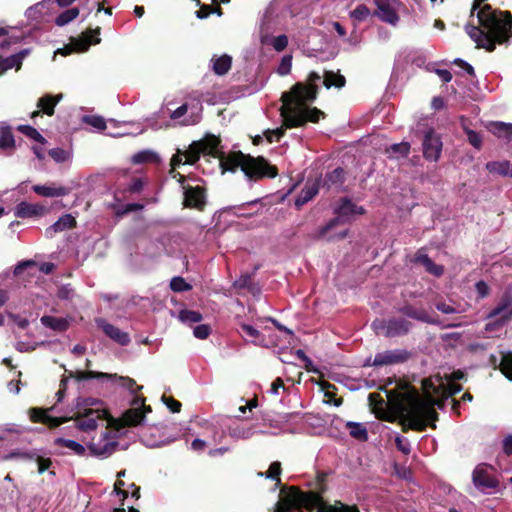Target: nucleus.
<instances>
[{
	"instance_id": "58836bf2",
	"label": "nucleus",
	"mask_w": 512,
	"mask_h": 512,
	"mask_svg": "<svg viewBox=\"0 0 512 512\" xmlns=\"http://www.w3.org/2000/svg\"><path fill=\"white\" fill-rule=\"evenodd\" d=\"M15 147V140L10 127H2L0 130V149L7 150Z\"/></svg>"
},
{
	"instance_id": "2eb2a0df",
	"label": "nucleus",
	"mask_w": 512,
	"mask_h": 512,
	"mask_svg": "<svg viewBox=\"0 0 512 512\" xmlns=\"http://www.w3.org/2000/svg\"><path fill=\"white\" fill-rule=\"evenodd\" d=\"M500 316L502 324L512 318V291H506L498 305L489 313V318Z\"/></svg>"
},
{
	"instance_id": "49530a36",
	"label": "nucleus",
	"mask_w": 512,
	"mask_h": 512,
	"mask_svg": "<svg viewBox=\"0 0 512 512\" xmlns=\"http://www.w3.org/2000/svg\"><path fill=\"white\" fill-rule=\"evenodd\" d=\"M179 319L185 323H198L203 319V316L198 311L183 309L179 312Z\"/></svg>"
},
{
	"instance_id": "13d9d810",
	"label": "nucleus",
	"mask_w": 512,
	"mask_h": 512,
	"mask_svg": "<svg viewBox=\"0 0 512 512\" xmlns=\"http://www.w3.org/2000/svg\"><path fill=\"white\" fill-rule=\"evenodd\" d=\"M161 399L172 413H179L181 411L182 404L180 401L165 395Z\"/></svg>"
},
{
	"instance_id": "39448f33",
	"label": "nucleus",
	"mask_w": 512,
	"mask_h": 512,
	"mask_svg": "<svg viewBox=\"0 0 512 512\" xmlns=\"http://www.w3.org/2000/svg\"><path fill=\"white\" fill-rule=\"evenodd\" d=\"M334 213L336 217L330 219L324 226L319 228L317 234L314 236L315 239L319 240L324 238L325 235L336 226L349 222L350 216L364 214L365 209L362 206L355 205L349 198L345 197L341 199V203L335 209Z\"/></svg>"
},
{
	"instance_id": "9b49d317",
	"label": "nucleus",
	"mask_w": 512,
	"mask_h": 512,
	"mask_svg": "<svg viewBox=\"0 0 512 512\" xmlns=\"http://www.w3.org/2000/svg\"><path fill=\"white\" fill-rule=\"evenodd\" d=\"M377 9L374 11V15L378 16L383 22L396 25L399 21V15L395 10L393 4L397 3V0H373Z\"/></svg>"
},
{
	"instance_id": "4468645a",
	"label": "nucleus",
	"mask_w": 512,
	"mask_h": 512,
	"mask_svg": "<svg viewBox=\"0 0 512 512\" xmlns=\"http://www.w3.org/2000/svg\"><path fill=\"white\" fill-rule=\"evenodd\" d=\"M97 327L100 328L104 334L111 340L121 346H127L130 343V336L127 332L120 330L118 327L108 323L103 318L96 319Z\"/></svg>"
},
{
	"instance_id": "e433bc0d",
	"label": "nucleus",
	"mask_w": 512,
	"mask_h": 512,
	"mask_svg": "<svg viewBox=\"0 0 512 512\" xmlns=\"http://www.w3.org/2000/svg\"><path fill=\"white\" fill-rule=\"evenodd\" d=\"M510 162L504 161H490L486 163V169L492 174H498L501 176H508L510 169Z\"/></svg>"
},
{
	"instance_id": "473e14b6",
	"label": "nucleus",
	"mask_w": 512,
	"mask_h": 512,
	"mask_svg": "<svg viewBox=\"0 0 512 512\" xmlns=\"http://www.w3.org/2000/svg\"><path fill=\"white\" fill-rule=\"evenodd\" d=\"M220 144L219 138L211 135L206 137L203 141L195 142L196 146H199L204 154L214 155Z\"/></svg>"
},
{
	"instance_id": "774afa93",
	"label": "nucleus",
	"mask_w": 512,
	"mask_h": 512,
	"mask_svg": "<svg viewBox=\"0 0 512 512\" xmlns=\"http://www.w3.org/2000/svg\"><path fill=\"white\" fill-rule=\"evenodd\" d=\"M49 156L57 162H63L66 159V152L61 148H54L49 151Z\"/></svg>"
},
{
	"instance_id": "e2e57ef3",
	"label": "nucleus",
	"mask_w": 512,
	"mask_h": 512,
	"mask_svg": "<svg viewBox=\"0 0 512 512\" xmlns=\"http://www.w3.org/2000/svg\"><path fill=\"white\" fill-rule=\"evenodd\" d=\"M241 330L246 335V337L250 338L252 341L259 338L261 335V333L255 327L249 324H242Z\"/></svg>"
},
{
	"instance_id": "72a5a7b5",
	"label": "nucleus",
	"mask_w": 512,
	"mask_h": 512,
	"mask_svg": "<svg viewBox=\"0 0 512 512\" xmlns=\"http://www.w3.org/2000/svg\"><path fill=\"white\" fill-rule=\"evenodd\" d=\"M81 7L83 11H86L84 18H87L94 9H96V14L100 13L102 10L108 15L112 14V8H104L103 3L99 0H86L85 3H81Z\"/></svg>"
},
{
	"instance_id": "393cba45",
	"label": "nucleus",
	"mask_w": 512,
	"mask_h": 512,
	"mask_svg": "<svg viewBox=\"0 0 512 512\" xmlns=\"http://www.w3.org/2000/svg\"><path fill=\"white\" fill-rule=\"evenodd\" d=\"M487 130L498 138L512 139V123L492 121L488 123Z\"/></svg>"
},
{
	"instance_id": "b1692460",
	"label": "nucleus",
	"mask_w": 512,
	"mask_h": 512,
	"mask_svg": "<svg viewBox=\"0 0 512 512\" xmlns=\"http://www.w3.org/2000/svg\"><path fill=\"white\" fill-rule=\"evenodd\" d=\"M32 190L43 197H61L70 193L71 189L65 186L50 187L46 185H34Z\"/></svg>"
},
{
	"instance_id": "c756f323",
	"label": "nucleus",
	"mask_w": 512,
	"mask_h": 512,
	"mask_svg": "<svg viewBox=\"0 0 512 512\" xmlns=\"http://www.w3.org/2000/svg\"><path fill=\"white\" fill-rule=\"evenodd\" d=\"M41 323L54 331L63 332L68 329L69 323L64 318L44 315L41 317Z\"/></svg>"
},
{
	"instance_id": "4be33fe9",
	"label": "nucleus",
	"mask_w": 512,
	"mask_h": 512,
	"mask_svg": "<svg viewBox=\"0 0 512 512\" xmlns=\"http://www.w3.org/2000/svg\"><path fill=\"white\" fill-rule=\"evenodd\" d=\"M400 312L409 318L433 325H439V321L431 317L426 310L417 309L411 305H406L400 309Z\"/></svg>"
},
{
	"instance_id": "de8ad7c7",
	"label": "nucleus",
	"mask_w": 512,
	"mask_h": 512,
	"mask_svg": "<svg viewBox=\"0 0 512 512\" xmlns=\"http://www.w3.org/2000/svg\"><path fill=\"white\" fill-rule=\"evenodd\" d=\"M370 13V9L365 4H359L350 12V18L356 22H362L369 17Z\"/></svg>"
},
{
	"instance_id": "603ef678",
	"label": "nucleus",
	"mask_w": 512,
	"mask_h": 512,
	"mask_svg": "<svg viewBox=\"0 0 512 512\" xmlns=\"http://www.w3.org/2000/svg\"><path fill=\"white\" fill-rule=\"evenodd\" d=\"M463 129L467 135V139H468V142L476 149H481L482 147V136L474 131V130H471L465 126H463Z\"/></svg>"
},
{
	"instance_id": "3c124183",
	"label": "nucleus",
	"mask_w": 512,
	"mask_h": 512,
	"mask_svg": "<svg viewBox=\"0 0 512 512\" xmlns=\"http://www.w3.org/2000/svg\"><path fill=\"white\" fill-rule=\"evenodd\" d=\"M83 121L98 130H105L107 127L104 118L98 115L84 116Z\"/></svg>"
},
{
	"instance_id": "79ce46f5",
	"label": "nucleus",
	"mask_w": 512,
	"mask_h": 512,
	"mask_svg": "<svg viewBox=\"0 0 512 512\" xmlns=\"http://www.w3.org/2000/svg\"><path fill=\"white\" fill-rule=\"evenodd\" d=\"M21 457L23 459H29V460L34 459V455L29 454V453H22ZM35 460L37 462V466H38L37 470H38L39 474H43L52 465V460L50 458H45V457H42V456H36Z\"/></svg>"
},
{
	"instance_id": "f3484780",
	"label": "nucleus",
	"mask_w": 512,
	"mask_h": 512,
	"mask_svg": "<svg viewBox=\"0 0 512 512\" xmlns=\"http://www.w3.org/2000/svg\"><path fill=\"white\" fill-rule=\"evenodd\" d=\"M100 418V413L97 410L88 408L85 409V412L82 416H77L75 421L77 423V427L84 431L88 432L91 430H95L97 428V419Z\"/></svg>"
},
{
	"instance_id": "4c0bfd02",
	"label": "nucleus",
	"mask_w": 512,
	"mask_h": 512,
	"mask_svg": "<svg viewBox=\"0 0 512 512\" xmlns=\"http://www.w3.org/2000/svg\"><path fill=\"white\" fill-rule=\"evenodd\" d=\"M111 375L112 377L109 379H116L122 387L130 390L134 397L138 396L137 393L142 390V386H138L136 381L128 376H118L117 374Z\"/></svg>"
},
{
	"instance_id": "ea45409f",
	"label": "nucleus",
	"mask_w": 512,
	"mask_h": 512,
	"mask_svg": "<svg viewBox=\"0 0 512 512\" xmlns=\"http://www.w3.org/2000/svg\"><path fill=\"white\" fill-rule=\"evenodd\" d=\"M79 13H80V9L77 7L67 9V10L63 11L62 13H60L56 17L55 23L58 26H64V25L68 24L69 22L73 21L74 19H76L77 16L79 15Z\"/></svg>"
},
{
	"instance_id": "f8f14e48",
	"label": "nucleus",
	"mask_w": 512,
	"mask_h": 512,
	"mask_svg": "<svg viewBox=\"0 0 512 512\" xmlns=\"http://www.w3.org/2000/svg\"><path fill=\"white\" fill-rule=\"evenodd\" d=\"M410 357V353L404 349L387 350L377 353L374 357L373 366H384L403 363Z\"/></svg>"
},
{
	"instance_id": "864d4df0",
	"label": "nucleus",
	"mask_w": 512,
	"mask_h": 512,
	"mask_svg": "<svg viewBox=\"0 0 512 512\" xmlns=\"http://www.w3.org/2000/svg\"><path fill=\"white\" fill-rule=\"evenodd\" d=\"M286 127L283 124L282 127L276 128L274 130H266L264 135L269 143H272L274 140L279 141L284 135L286 131Z\"/></svg>"
},
{
	"instance_id": "bf43d9fd",
	"label": "nucleus",
	"mask_w": 512,
	"mask_h": 512,
	"mask_svg": "<svg viewBox=\"0 0 512 512\" xmlns=\"http://www.w3.org/2000/svg\"><path fill=\"white\" fill-rule=\"evenodd\" d=\"M211 334V327L207 324H200L193 330V335L201 340L207 339Z\"/></svg>"
},
{
	"instance_id": "69168bd1",
	"label": "nucleus",
	"mask_w": 512,
	"mask_h": 512,
	"mask_svg": "<svg viewBox=\"0 0 512 512\" xmlns=\"http://www.w3.org/2000/svg\"><path fill=\"white\" fill-rule=\"evenodd\" d=\"M144 187V181L141 178H133L128 186L130 193H139Z\"/></svg>"
},
{
	"instance_id": "5701e85b",
	"label": "nucleus",
	"mask_w": 512,
	"mask_h": 512,
	"mask_svg": "<svg viewBox=\"0 0 512 512\" xmlns=\"http://www.w3.org/2000/svg\"><path fill=\"white\" fill-rule=\"evenodd\" d=\"M414 261L424 266L426 272L429 274L440 277L444 273V267L436 264L427 254L421 253L420 251L415 255Z\"/></svg>"
},
{
	"instance_id": "9d476101",
	"label": "nucleus",
	"mask_w": 512,
	"mask_h": 512,
	"mask_svg": "<svg viewBox=\"0 0 512 512\" xmlns=\"http://www.w3.org/2000/svg\"><path fill=\"white\" fill-rule=\"evenodd\" d=\"M473 484L480 490L495 489L499 485V481L488 472L486 464H479L473 471Z\"/></svg>"
},
{
	"instance_id": "c85d7f7f",
	"label": "nucleus",
	"mask_w": 512,
	"mask_h": 512,
	"mask_svg": "<svg viewBox=\"0 0 512 512\" xmlns=\"http://www.w3.org/2000/svg\"><path fill=\"white\" fill-rule=\"evenodd\" d=\"M76 219L71 214L62 215L53 225H51L47 232L53 231L54 233L62 232L67 229L76 227Z\"/></svg>"
},
{
	"instance_id": "dca6fc26",
	"label": "nucleus",
	"mask_w": 512,
	"mask_h": 512,
	"mask_svg": "<svg viewBox=\"0 0 512 512\" xmlns=\"http://www.w3.org/2000/svg\"><path fill=\"white\" fill-rule=\"evenodd\" d=\"M118 445L117 441L109 439V433L106 432L102 440L89 446V450L94 456L108 457L115 452Z\"/></svg>"
},
{
	"instance_id": "bb28decb",
	"label": "nucleus",
	"mask_w": 512,
	"mask_h": 512,
	"mask_svg": "<svg viewBox=\"0 0 512 512\" xmlns=\"http://www.w3.org/2000/svg\"><path fill=\"white\" fill-rule=\"evenodd\" d=\"M62 99V94L51 96V95H45L41 98H39L37 102V106L43 111L44 114L48 116L54 115V109L55 106L59 103V101Z\"/></svg>"
},
{
	"instance_id": "7ed1b4c3",
	"label": "nucleus",
	"mask_w": 512,
	"mask_h": 512,
	"mask_svg": "<svg viewBox=\"0 0 512 512\" xmlns=\"http://www.w3.org/2000/svg\"><path fill=\"white\" fill-rule=\"evenodd\" d=\"M318 95V86H305L302 82L294 84L289 92L281 96L280 115L286 128L303 127L307 122L318 123L325 113L317 107H307Z\"/></svg>"
},
{
	"instance_id": "f704fd0d",
	"label": "nucleus",
	"mask_w": 512,
	"mask_h": 512,
	"mask_svg": "<svg viewBox=\"0 0 512 512\" xmlns=\"http://www.w3.org/2000/svg\"><path fill=\"white\" fill-rule=\"evenodd\" d=\"M54 444L57 446L66 447V448L72 450L74 452V454H76L78 456H84L85 452H86L85 447L82 444H80L74 440L65 439V438H57V439H55Z\"/></svg>"
},
{
	"instance_id": "680f3d73",
	"label": "nucleus",
	"mask_w": 512,
	"mask_h": 512,
	"mask_svg": "<svg viewBox=\"0 0 512 512\" xmlns=\"http://www.w3.org/2000/svg\"><path fill=\"white\" fill-rule=\"evenodd\" d=\"M288 45V37L284 34L274 37L272 46L277 52L283 51Z\"/></svg>"
},
{
	"instance_id": "cd10ccee",
	"label": "nucleus",
	"mask_w": 512,
	"mask_h": 512,
	"mask_svg": "<svg viewBox=\"0 0 512 512\" xmlns=\"http://www.w3.org/2000/svg\"><path fill=\"white\" fill-rule=\"evenodd\" d=\"M211 61L213 63V72L219 76L227 74L232 66V58L227 54H224L220 57H213Z\"/></svg>"
},
{
	"instance_id": "052dcab7",
	"label": "nucleus",
	"mask_w": 512,
	"mask_h": 512,
	"mask_svg": "<svg viewBox=\"0 0 512 512\" xmlns=\"http://www.w3.org/2000/svg\"><path fill=\"white\" fill-rule=\"evenodd\" d=\"M197 5L200 6L199 10L196 11V17L199 19H205L213 14V6L208 4H201L199 0H197Z\"/></svg>"
},
{
	"instance_id": "6e6d98bb",
	"label": "nucleus",
	"mask_w": 512,
	"mask_h": 512,
	"mask_svg": "<svg viewBox=\"0 0 512 512\" xmlns=\"http://www.w3.org/2000/svg\"><path fill=\"white\" fill-rule=\"evenodd\" d=\"M291 67H292V56L285 55L281 59V62L277 68V73L281 76H285L290 73Z\"/></svg>"
},
{
	"instance_id": "2f4dec72",
	"label": "nucleus",
	"mask_w": 512,
	"mask_h": 512,
	"mask_svg": "<svg viewBox=\"0 0 512 512\" xmlns=\"http://www.w3.org/2000/svg\"><path fill=\"white\" fill-rule=\"evenodd\" d=\"M323 84L327 89L331 87L342 88L346 84V79L340 73L325 71Z\"/></svg>"
},
{
	"instance_id": "4d7b16f0",
	"label": "nucleus",
	"mask_w": 512,
	"mask_h": 512,
	"mask_svg": "<svg viewBox=\"0 0 512 512\" xmlns=\"http://www.w3.org/2000/svg\"><path fill=\"white\" fill-rule=\"evenodd\" d=\"M395 445L397 449L405 455H409L411 452V445L407 438L401 435L395 437Z\"/></svg>"
},
{
	"instance_id": "7c9ffc66",
	"label": "nucleus",
	"mask_w": 512,
	"mask_h": 512,
	"mask_svg": "<svg viewBox=\"0 0 512 512\" xmlns=\"http://www.w3.org/2000/svg\"><path fill=\"white\" fill-rule=\"evenodd\" d=\"M65 371L67 373H69L70 378H74L77 381H85V380H89V379H108V378L112 377L111 374L104 373V372H96V371H91V370L76 371V372L68 371V370H65Z\"/></svg>"
},
{
	"instance_id": "20e7f679",
	"label": "nucleus",
	"mask_w": 512,
	"mask_h": 512,
	"mask_svg": "<svg viewBox=\"0 0 512 512\" xmlns=\"http://www.w3.org/2000/svg\"><path fill=\"white\" fill-rule=\"evenodd\" d=\"M220 167L222 172H235L238 168L242 170L249 180H260L263 178H275L278 175V168L272 165L263 156L253 157L241 151L230 152L220 156Z\"/></svg>"
},
{
	"instance_id": "a18cd8bd",
	"label": "nucleus",
	"mask_w": 512,
	"mask_h": 512,
	"mask_svg": "<svg viewBox=\"0 0 512 512\" xmlns=\"http://www.w3.org/2000/svg\"><path fill=\"white\" fill-rule=\"evenodd\" d=\"M18 131H20L27 137L39 142L40 144L46 143V139L37 131V129L30 125H20L18 127Z\"/></svg>"
},
{
	"instance_id": "0eeeda50",
	"label": "nucleus",
	"mask_w": 512,
	"mask_h": 512,
	"mask_svg": "<svg viewBox=\"0 0 512 512\" xmlns=\"http://www.w3.org/2000/svg\"><path fill=\"white\" fill-rule=\"evenodd\" d=\"M100 28L88 29L82 33L81 38L75 40L73 44L66 45L64 48L59 49L57 52L63 56L70 55L73 51L83 52L86 51L91 45L99 44L101 39Z\"/></svg>"
},
{
	"instance_id": "1a4fd4ad",
	"label": "nucleus",
	"mask_w": 512,
	"mask_h": 512,
	"mask_svg": "<svg viewBox=\"0 0 512 512\" xmlns=\"http://www.w3.org/2000/svg\"><path fill=\"white\" fill-rule=\"evenodd\" d=\"M53 408H38L33 407L29 409V418L33 423H42L50 429L57 428L60 425L70 420L68 417H53L48 414Z\"/></svg>"
},
{
	"instance_id": "c03bdc74",
	"label": "nucleus",
	"mask_w": 512,
	"mask_h": 512,
	"mask_svg": "<svg viewBox=\"0 0 512 512\" xmlns=\"http://www.w3.org/2000/svg\"><path fill=\"white\" fill-rule=\"evenodd\" d=\"M370 406L375 410L376 416L382 414L384 410L385 400L378 393H370L368 396Z\"/></svg>"
},
{
	"instance_id": "338daca9",
	"label": "nucleus",
	"mask_w": 512,
	"mask_h": 512,
	"mask_svg": "<svg viewBox=\"0 0 512 512\" xmlns=\"http://www.w3.org/2000/svg\"><path fill=\"white\" fill-rule=\"evenodd\" d=\"M475 288H476V292H477L478 296L481 298L488 296L489 291H490L488 284L483 280L478 281L475 284Z\"/></svg>"
},
{
	"instance_id": "412c9836",
	"label": "nucleus",
	"mask_w": 512,
	"mask_h": 512,
	"mask_svg": "<svg viewBox=\"0 0 512 512\" xmlns=\"http://www.w3.org/2000/svg\"><path fill=\"white\" fill-rule=\"evenodd\" d=\"M45 212L46 208L44 206L23 201L16 206L15 216L18 218H30L42 216Z\"/></svg>"
},
{
	"instance_id": "c9c22d12",
	"label": "nucleus",
	"mask_w": 512,
	"mask_h": 512,
	"mask_svg": "<svg viewBox=\"0 0 512 512\" xmlns=\"http://www.w3.org/2000/svg\"><path fill=\"white\" fill-rule=\"evenodd\" d=\"M346 426L349 429V434L352 438H355L359 441H367L368 432L363 424L356 422H347Z\"/></svg>"
},
{
	"instance_id": "8fccbe9b",
	"label": "nucleus",
	"mask_w": 512,
	"mask_h": 512,
	"mask_svg": "<svg viewBox=\"0 0 512 512\" xmlns=\"http://www.w3.org/2000/svg\"><path fill=\"white\" fill-rule=\"evenodd\" d=\"M170 288L174 292L189 291L192 287L180 276L173 277L170 281Z\"/></svg>"
},
{
	"instance_id": "ddd939ff",
	"label": "nucleus",
	"mask_w": 512,
	"mask_h": 512,
	"mask_svg": "<svg viewBox=\"0 0 512 512\" xmlns=\"http://www.w3.org/2000/svg\"><path fill=\"white\" fill-rule=\"evenodd\" d=\"M442 150V142L433 130L425 133L423 140V155L427 160L437 161Z\"/></svg>"
},
{
	"instance_id": "0e129e2a",
	"label": "nucleus",
	"mask_w": 512,
	"mask_h": 512,
	"mask_svg": "<svg viewBox=\"0 0 512 512\" xmlns=\"http://www.w3.org/2000/svg\"><path fill=\"white\" fill-rule=\"evenodd\" d=\"M391 150L394 153H399L402 156H407L410 152V144L408 142H402L399 144H393Z\"/></svg>"
},
{
	"instance_id": "37998d69",
	"label": "nucleus",
	"mask_w": 512,
	"mask_h": 512,
	"mask_svg": "<svg viewBox=\"0 0 512 512\" xmlns=\"http://www.w3.org/2000/svg\"><path fill=\"white\" fill-rule=\"evenodd\" d=\"M499 370L506 378L512 380V352L502 354Z\"/></svg>"
},
{
	"instance_id": "aec40b11",
	"label": "nucleus",
	"mask_w": 512,
	"mask_h": 512,
	"mask_svg": "<svg viewBox=\"0 0 512 512\" xmlns=\"http://www.w3.org/2000/svg\"><path fill=\"white\" fill-rule=\"evenodd\" d=\"M30 53V49H23L20 52L8 57H0V75L9 69L15 68L17 71L22 66L23 59Z\"/></svg>"
},
{
	"instance_id": "5fc2aeb1",
	"label": "nucleus",
	"mask_w": 512,
	"mask_h": 512,
	"mask_svg": "<svg viewBox=\"0 0 512 512\" xmlns=\"http://www.w3.org/2000/svg\"><path fill=\"white\" fill-rule=\"evenodd\" d=\"M281 471V463L275 461L270 464L269 469L266 471L265 475L267 478L276 480L279 483Z\"/></svg>"
},
{
	"instance_id": "09e8293b",
	"label": "nucleus",
	"mask_w": 512,
	"mask_h": 512,
	"mask_svg": "<svg viewBox=\"0 0 512 512\" xmlns=\"http://www.w3.org/2000/svg\"><path fill=\"white\" fill-rule=\"evenodd\" d=\"M203 153L199 146L195 145V142L190 146V148L184 152V156L186 157V164L193 165L200 159V154Z\"/></svg>"
},
{
	"instance_id": "f03ea898",
	"label": "nucleus",
	"mask_w": 512,
	"mask_h": 512,
	"mask_svg": "<svg viewBox=\"0 0 512 512\" xmlns=\"http://www.w3.org/2000/svg\"><path fill=\"white\" fill-rule=\"evenodd\" d=\"M478 25L468 23L465 32L476 43V48L493 52L497 45L507 44L512 38V13L485 6L476 13Z\"/></svg>"
},
{
	"instance_id": "f257e3e1",
	"label": "nucleus",
	"mask_w": 512,
	"mask_h": 512,
	"mask_svg": "<svg viewBox=\"0 0 512 512\" xmlns=\"http://www.w3.org/2000/svg\"><path fill=\"white\" fill-rule=\"evenodd\" d=\"M387 411L378 419L401 425L403 433L409 430L423 432L428 426L435 428L438 413L433 402L422 399L417 390L409 384H401L397 389L385 390Z\"/></svg>"
},
{
	"instance_id": "a878e982",
	"label": "nucleus",
	"mask_w": 512,
	"mask_h": 512,
	"mask_svg": "<svg viewBox=\"0 0 512 512\" xmlns=\"http://www.w3.org/2000/svg\"><path fill=\"white\" fill-rule=\"evenodd\" d=\"M320 186V180L315 181L311 185L306 184L296 198L295 205L301 207L312 200L318 194Z\"/></svg>"
},
{
	"instance_id": "6e6552de",
	"label": "nucleus",
	"mask_w": 512,
	"mask_h": 512,
	"mask_svg": "<svg viewBox=\"0 0 512 512\" xmlns=\"http://www.w3.org/2000/svg\"><path fill=\"white\" fill-rule=\"evenodd\" d=\"M183 206L185 208L204 210L206 206V189L202 186H183Z\"/></svg>"
},
{
	"instance_id": "423d86ee",
	"label": "nucleus",
	"mask_w": 512,
	"mask_h": 512,
	"mask_svg": "<svg viewBox=\"0 0 512 512\" xmlns=\"http://www.w3.org/2000/svg\"><path fill=\"white\" fill-rule=\"evenodd\" d=\"M146 398L144 396H136L131 401L132 408L127 409L121 421L124 426L133 427L142 423L145 415L152 411L150 405L145 404Z\"/></svg>"
},
{
	"instance_id": "a19ab883",
	"label": "nucleus",
	"mask_w": 512,
	"mask_h": 512,
	"mask_svg": "<svg viewBox=\"0 0 512 512\" xmlns=\"http://www.w3.org/2000/svg\"><path fill=\"white\" fill-rule=\"evenodd\" d=\"M156 161H158L157 154L149 150L140 151L132 157L133 164L153 163Z\"/></svg>"
},
{
	"instance_id": "a211bd4d",
	"label": "nucleus",
	"mask_w": 512,
	"mask_h": 512,
	"mask_svg": "<svg viewBox=\"0 0 512 512\" xmlns=\"http://www.w3.org/2000/svg\"><path fill=\"white\" fill-rule=\"evenodd\" d=\"M345 182V171L341 167H337L334 170L327 172L322 181H320V185L322 188L326 190H330L332 188H340Z\"/></svg>"
},
{
	"instance_id": "6ab92c4d",
	"label": "nucleus",
	"mask_w": 512,
	"mask_h": 512,
	"mask_svg": "<svg viewBox=\"0 0 512 512\" xmlns=\"http://www.w3.org/2000/svg\"><path fill=\"white\" fill-rule=\"evenodd\" d=\"M412 327V323L406 319H390L386 325V337L406 335Z\"/></svg>"
}]
</instances>
